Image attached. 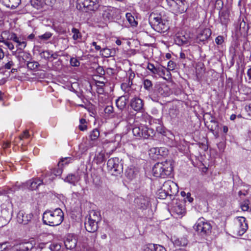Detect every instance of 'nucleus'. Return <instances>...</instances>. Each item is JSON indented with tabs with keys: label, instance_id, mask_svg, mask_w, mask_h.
<instances>
[{
	"label": "nucleus",
	"instance_id": "1",
	"mask_svg": "<svg viewBox=\"0 0 251 251\" xmlns=\"http://www.w3.org/2000/svg\"><path fill=\"white\" fill-rule=\"evenodd\" d=\"M63 219L64 213L59 208L53 210H46L43 215L44 224L50 226H54L60 225Z\"/></svg>",
	"mask_w": 251,
	"mask_h": 251
},
{
	"label": "nucleus",
	"instance_id": "2",
	"mask_svg": "<svg viewBox=\"0 0 251 251\" xmlns=\"http://www.w3.org/2000/svg\"><path fill=\"white\" fill-rule=\"evenodd\" d=\"M173 171L171 160L156 163L152 168L153 175L156 177L166 178L171 176Z\"/></svg>",
	"mask_w": 251,
	"mask_h": 251
},
{
	"label": "nucleus",
	"instance_id": "3",
	"mask_svg": "<svg viewBox=\"0 0 251 251\" xmlns=\"http://www.w3.org/2000/svg\"><path fill=\"white\" fill-rule=\"evenodd\" d=\"M101 215L99 211H90L89 215L86 217L84 223L86 230L92 233L97 231L98 228V224L101 221Z\"/></svg>",
	"mask_w": 251,
	"mask_h": 251
},
{
	"label": "nucleus",
	"instance_id": "4",
	"mask_svg": "<svg viewBox=\"0 0 251 251\" xmlns=\"http://www.w3.org/2000/svg\"><path fill=\"white\" fill-rule=\"evenodd\" d=\"M194 228L198 235L205 238L211 233L212 226L209 222L201 217L198 220Z\"/></svg>",
	"mask_w": 251,
	"mask_h": 251
},
{
	"label": "nucleus",
	"instance_id": "5",
	"mask_svg": "<svg viewBox=\"0 0 251 251\" xmlns=\"http://www.w3.org/2000/svg\"><path fill=\"white\" fill-rule=\"evenodd\" d=\"M71 158H65L61 159L58 163V167L54 168L50 172L47 173L44 176L45 183H50L55 176H60L62 173V167L64 164H66L70 162Z\"/></svg>",
	"mask_w": 251,
	"mask_h": 251
},
{
	"label": "nucleus",
	"instance_id": "6",
	"mask_svg": "<svg viewBox=\"0 0 251 251\" xmlns=\"http://www.w3.org/2000/svg\"><path fill=\"white\" fill-rule=\"evenodd\" d=\"M149 22L151 27L158 32H164L168 29L166 22L159 15L151 14Z\"/></svg>",
	"mask_w": 251,
	"mask_h": 251
},
{
	"label": "nucleus",
	"instance_id": "7",
	"mask_svg": "<svg viewBox=\"0 0 251 251\" xmlns=\"http://www.w3.org/2000/svg\"><path fill=\"white\" fill-rule=\"evenodd\" d=\"M100 11L104 21L108 22L117 19L119 13L118 8L112 6H102L100 7Z\"/></svg>",
	"mask_w": 251,
	"mask_h": 251
},
{
	"label": "nucleus",
	"instance_id": "8",
	"mask_svg": "<svg viewBox=\"0 0 251 251\" xmlns=\"http://www.w3.org/2000/svg\"><path fill=\"white\" fill-rule=\"evenodd\" d=\"M133 135L138 139H148L154 135V130L143 125L135 126L132 128Z\"/></svg>",
	"mask_w": 251,
	"mask_h": 251
},
{
	"label": "nucleus",
	"instance_id": "9",
	"mask_svg": "<svg viewBox=\"0 0 251 251\" xmlns=\"http://www.w3.org/2000/svg\"><path fill=\"white\" fill-rule=\"evenodd\" d=\"M107 166L109 173L114 176L121 174L123 171V163L117 157L109 159L107 161Z\"/></svg>",
	"mask_w": 251,
	"mask_h": 251
},
{
	"label": "nucleus",
	"instance_id": "10",
	"mask_svg": "<svg viewBox=\"0 0 251 251\" xmlns=\"http://www.w3.org/2000/svg\"><path fill=\"white\" fill-rule=\"evenodd\" d=\"M172 10L178 15L185 12L188 8V4L185 0H166Z\"/></svg>",
	"mask_w": 251,
	"mask_h": 251
},
{
	"label": "nucleus",
	"instance_id": "11",
	"mask_svg": "<svg viewBox=\"0 0 251 251\" xmlns=\"http://www.w3.org/2000/svg\"><path fill=\"white\" fill-rule=\"evenodd\" d=\"M33 215L30 213H26L23 211H20L17 214V221L19 223L24 225H29V230H32L34 227L35 223L32 220Z\"/></svg>",
	"mask_w": 251,
	"mask_h": 251
},
{
	"label": "nucleus",
	"instance_id": "12",
	"mask_svg": "<svg viewBox=\"0 0 251 251\" xmlns=\"http://www.w3.org/2000/svg\"><path fill=\"white\" fill-rule=\"evenodd\" d=\"M100 0H77V3L83 6L86 11H95L100 6Z\"/></svg>",
	"mask_w": 251,
	"mask_h": 251
},
{
	"label": "nucleus",
	"instance_id": "13",
	"mask_svg": "<svg viewBox=\"0 0 251 251\" xmlns=\"http://www.w3.org/2000/svg\"><path fill=\"white\" fill-rule=\"evenodd\" d=\"M162 187L164 191L167 192L169 196L176 195L178 192V188L176 184L173 181L168 180L165 181Z\"/></svg>",
	"mask_w": 251,
	"mask_h": 251
},
{
	"label": "nucleus",
	"instance_id": "14",
	"mask_svg": "<svg viewBox=\"0 0 251 251\" xmlns=\"http://www.w3.org/2000/svg\"><path fill=\"white\" fill-rule=\"evenodd\" d=\"M144 101L140 97L135 96L130 100V106L136 112H141L144 108Z\"/></svg>",
	"mask_w": 251,
	"mask_h": 251
},
{
	"label": "nucleus",
	"instance_id": "15",
	"mask_svg": "<svg viewBox=\"0 0 251 251\" xmlns=\"http://www.w3.org/2000/svg\"><path fill=\"white\" fill-rule=\"evenodd\" d=\"M134 202L139 208L146 209L150 205V199L147 196L142 195L135 199Z\"/></svg>",
	"mask_w": 251,
	"mask_h": 251
},
{
	"label": "nucleus",
	"instance_id": "16",
	"mask_svg": "<svg viewBox=\"0 0 251 251\" xmlns=\"http://www.w3.org/2000/svg\"><path fill=\"white\" fill-rule=\"evenodd\" d=\"M7 39L16 43V47L20 50H23L26 46V42L21 37H17V35L14 33H9L7 37Z\"/></svg>",
	"mask_w": 251,
	"mask_h": 251
},
{
	"label": "nucleus",
	"instance_id": "17",
	"mask_svg": "<svg viewBox=\"0 0 251 251\" xmlns=\"http://www.w3.org/2000/svg\"><path fill=\"white\" fill-rule=\"evenodd\" d=\"M47 183H45L44 177L43 179L40 178H34L28 180L26 182V187L31 190H36L41 184Z\"/></svg>",
	"mask_w": 251,
	"mask_h": 251
},
{
	"label": "nucleus",
	"instance_id": "18",
	"mask_svg": "<svg viewBox=\"0 0 251 251\" xmlns=\"http://www.w3.org/2000/svg\"><path fill=\"white\" fill-rule=\"evenodd\" d=\"M237 225L238 227V234L240 236L243 235L248 228L245 218L243 217H238Z\"/></svg>",
	"mask_w": 251,
	"mask_h": 251
},
{
	"label": "nucleus",
	"instance_id": "19",
	"mask_svg": "<svg viewBox=\"0 0 251 251\" xmlns=\"http://www.w3.org/2000/svg\"><path fill=\"white\" fill-rule=\"evenodd\" d=\"M171 241L175 246H186L188 243V240L186 236L180 237L174 236L171 238Z\"/></svg>",
	"mask_w": 251,
	"mask_h": 251
},
{
	"label": "nucleus",
	"instance_id": "20",
	"mask_svg": "<svg viewBox=\"0 0 251 251\" xmlns=\"http://www.w3.org/2000/svg\"><path fill=\"white\" fill-rule=\"evenodd\" d=\"M76 243V238L71 235H68L64 241V245L67 249L72 250L75 248Z\"/></svg>",
	"mask_w": 251,
	"mask_h": 251
},
{
	"label": "nucleus",
	"instance_id": "21",
	"mask_svg": "<svg viewBox=\"0 0 251 251\" xmlns=\"http://www.w3.org/2000/svg\"><path fill=\"white\" fill-rule=\"evenodd\" d=\"M211 35V31L209 28H204L197 36L198 42H204L206 41Z\"/></svg>",
	"mask_w": 251,
	"mask_h": 251
},
{
	"label": "nucleus",
	"instance_id": "22",
	"mask_svg": "<svg viewBox=\"0 0 251 251\" xmlns=\"http://www.w3.org/2000/svg\"><path fill=\"white\" fill-rule=\"evenodd\" d=\"M34 247L31 242L22 243L15 248L14 251H29Z\"/></svg>",
	"mask_w": 251,
	"mask_h": 251
},
{
	"label": "nucleus",
	"instance_id": "23",
	"mask_svg": "<svg viewBox=\"0 0 251 251\" xmlns=\"http://www.w3.org/2000/svg\"><path fill=\"white\" fill-rule=\"evenodd\" d=\"M138 174L137 168L133 166L128 167L125 172V175L129 179L132 180L135 178Z\"/></svg>",
	"mask_w": 251,
	"mask_h": 251
},
{
	"label": "nucleus",
	"instance_id": "24",
	"mask_svg": "<svg viewBox=\"0 0 251 251\" xmlns=\"http://www.w3.org/2000/svg\"><path fill=\"white\" fill-rule=\"evenodd\" d=\"M128 97L126 95L120 97L116 100V104L117 108L123 110L126 108Z\"/></svg>",
	"mask_w": 251,
	"mask_h": 251
},
{
	"label": "nucleus",
	"instance_id": "25",
	"mask_svg": "<svg viewBox=\"0 0 251 251\" xmlns=\"http://www.w3.org/2000/svg\"><path fill=\"white\" fill-rule=\"evenodd\" d=\"M2 3L7 7L15 9L18 6L21 0H1Z\"/></svg>",
	"mask_w": 251,
	"mask_h": 251
},
{
	"label": "nucleus",
	"instance_id": "26",
	"mask_svg": "<svg viewBox=\"0 0 251 251\" xmlns=\"http://www.w3.org/2000/svg\"><path fill=\"white\" fill-rule=\"evenodd\" d=\"M144 251H166V249L162 246L150 244L145 248Z\"/></svg>",
	"mask_w": 251,
	"mask_h": 251
},
{
	"label": "nucleus",
	"instance_id": "27",
	"mask_svg": "<svg viewBox=\"0 0 251 251\" xmlns=\"http://www.w3.org/2000/svg\"><path fill=\"white\" fill-rule=\"evenodd\" d=\"M79 180V177L76 174H69L64 179L65 181L73 185H75L76 183H77Z\"/></svg>",
	"mask_w": 251,
	"mask_h": 251
},
{
	"label": "nucleus",
	"instance_id": "28",
	"mask_svg": "<svg viewBox=\"0 0 251 251\" xmlns=\"http://www.w3.org/2000/svg\"><path fill=\"white\" fill-rule=\"evenodd\" d=\"M164 150L165 149L163 148H153L150 150V154H154L156 156H163L166 154V151Z\"/></svg>",
	"mask_w": 251,
	"mask_h": 251
},
{
	"label": "nucleus",
	"instance_id": "29",
	"mask_svg": "<svg viewBox=\"0 0 251 251\" xmlns=\"http://www.w3.org/2000/svg\"><path fill=\"white\" fill-rule=\"evenodd\" d=\"M166 73H167V76H168L169 75H170V72L166 70L165 67H163L162 66H157L155 75H157L160 77H163Z\"/></svg>",
	"mask_w": 251,
	"mask_h": 251
},
{
	"label": "nucleus",
	"instance_id": "30",
	"mask_svg": "<svg viewBox=\"0 0 251 251\" xmlns=\"http://www.w3.org/2000/svg\"><path fill=\"white\" fill-rule=\"evenodd\" d=\"M100 132L98 128L93 129L90 132L89 138L92 141H95L97 140L100 137Z\"/></svg>",
	"mask_w": 251,
	"mask_h": 251
},
{
	"label": "nucleus",
	"instance_id": "31",
	"mask_svg": "<svg viewBox=\"0 0 251 251\" xmlns=\"http://www.w3.org/2000/svg\"><path fill=\"white\" fill-rule=\"evenodd\" d=\"M31 5L37 9L43 8L45 5L44 0H31Z\"/></svg>",
	"mask_w": 251,
	"mask_h": 251
},
{
	"label": "nucleus",
	"instance_id": "32",
	"mask_svg": "<svg viewBox=\"0 0 251 251\" xmlns=\"http://www.w3.org/2000/svg\"><path fill=\"white\" fill-rule=\"evenodd\" d=\"M126 17L131 26H136L137 25V22L135 20L134 16H132L130 13H126Z\"/></svg>",
	"mask_w": 251,
	"mask_h": 251
},
{
	"label": "nucleus",
	"instance_id": "33",
	"mask_svg": "<svg viewBox=\"0 0 251 251\" xmlns=\"http://www.w3.org/2000/svg\"><path fill=\"white\" fill-rule=\"evenodd\" d=\"M28 69L32 71H36L40 66L39 63L37 61H28L26 63Z\"/></svg>",
	"mask_w": 251,
	"mask_h": 251
},
{
	"label": "nucleus",
	"instance_id": "34",
	"mask_svg": "<svg viewBox=\"0 0 251 251\" xmlns=\"http://www.w3.org/2000/svg\"><path fill=\"white\" fill-rule=\"evenodd\" d=\"M158 93L163 97H167L169 95L168 88L165 85L160 86L158 89Z\"/></svg>",
	"mask_w": 251,
	"mask_h": 251
},
{
	"label": "nucleus",
	"instance_id": "35",
	"mask_svg": "<svg viewBox=\"0 0 251 251\" xmlns=\"http://www.w3.org/2000/svg\"><path fill=\"white\" fill-rule=\"evenodd\" d=\"M175 42L178 46H182L187 44V40L184 36H176L175 39Z\"/></svg>",
	"mask_w": 251,
	"mask_h": 251
},
{
	"label": "nucleus",
	"instance_id": "36",
	"mask_svg": "<svg viewBox=\"0 0 251 251\" xmlns=\"http://www.w3.org/2000/svg\"><path fill=\"white\" fill-rule=\"evenodd\" d=\"M104 159L105 155L103 153L101 152L96 154L94 158V161H95L97 164H100L104 161Z\"/></svg>",
	"mask_w": 251,
	"mask_h": 251
},
{
	"label": "nucleus",
	"instance_id": "37",
	"mask_svg": "<svg viewBox=\"0 0 251 251\" xmlns=\"http://www.w3.org/2000/svg\"><path fill=\"white\" fill-rule=\"evenodd\" d=\"M72 32L73 33V39L74 40L80 39L82 38V35L78 29L73 27L72 29Z\"/></svg>",
	"mask_w": 251,
	"mask_h": 251
},
{
	"label": "nucleus",
	"instance_id": "38",
	"mask_svg": "<svg viewBox=\"0 0 251 251\" xmlns=\"http://www.w3.org/2000/svg\"><path fill=\"white\" fill-rule=\"evenodd\" d=\"M219 16L221 23L223 25H226L229 21L228 16L226 13L222 12L220 13Z\"/></svg>",
	"mask_w": 251,
	"mask_h": 251
},
{
	"label": "nucleus",
	"instance_id": "39",
	"mask_svg": "<svg viewBox=\"0 0 251 251\" xmlns=\"http://www.w3.org/2000/svg\"><path fill=\"white\" fill-rule=\"evenodd\" d=\"M40 55L42 58H44L48 61H50L51 51L49 50L42 51L40 52Z\"/></svg>",
	"mask_w": 251,
	"mask_h": 251
},
{
	"label": "nucleus",
	"instance_id": "40",
	"mask_svg": "<svg viewBox=\"0 0 251 251\" xmlns=\"http://www.w3.org/2000/svg\"><path fill=\"white\" fill-rule=\"evenodd\" d=\"M100 53L101 56L106 58L112 55L111 50L106 48L101 49L100 51Z\"/></svg>",
	"mask_w": 251,
	"mask_h": 251
},
{
	"label": "nucleus",
	"instance_id": "41",
	"mask_svg": "<svg viewBox=\"0 0 251 251\" xmlns=\"http://www.w3.org/2000/svg\"><path fill=\"white\" fill-rule=\"evenodd\" d=\"M127 82L123 83L121 84V88L126 92L129 91V89L133 84L132 81L131 80H127Z\"/></svg>",
	"mask_w": 251,
	"mask_h": 251
},
{
	"label": "nucleus",
	"instance_id": "42",
	"mask_svg": "<svg viewBox=\"0 0 251 251\" xmlns=\"http://www.w3.org/2000/svg\"><path fill=\"white\" fill-rule=\"evenodd\" d=\"M157 195L158 198L161 199H165L168 196H169V194H167V192L163 190V187H162L160 189L158 190Z\"/></svg>",
	"mask_w": 251,
	"mask_h": 251
},
{
	"label": "nucleus",
	"instance_id": "43",
	"mask_svg": "<svg viewBox=\"0 0 251 251\" xmlns=\"http://www.w3.org/2000/svg\"><path fill=\"white\" fill-rule=\"evenodd\" d=\"M144 87L148 91H151L152 90V84L151 81L148 79H144Z\"/></svg>",
	"mask_w": 251,
	"mask_h": 251
},
{
	"label": "nucleus",
	"instance_id": "44",
	"mask_svg": "<svg viewBox=\"0 0 251 251\" xmlns=\"http://www.w3.org/2000/svg\"><path fill=\"white\" fill-rule=\"evenodd\" d=\"M104 111L108 116H112L114 112V108L112 105H107L104 108Z\"/></svg>",
	"mask_w": 251,
	"mask_h": 251
},
{
	"label": "nucleus",
	"instance_id": "45",
	"mask_svg": "<svg viewBox=\"0 0 251 251\" xmlns=\"http://www.w3.org/2000/svg\"><path fill=\"white\" fill-rule=\"evenodd\" d=\"M52 36V33L50 32H47L43 35L38 36V38L42 40H47Z\"/></svg>",
	"mask_w": 251,
	"mask_h": 251
},
{
	"label": "nucleus",
	"instance_id": "46",
	"mask_svg": "<svg viewBox=\"0 0 251 251\" xmlns=\"http://www.w3.org/2000/svg\"><path fill=\"white\" fill-rule=\"evenodd\" d=\"M175 210L178 215H182L185 213V209L183 206L180 205L176 206Z\"/></svg>",
	"mask_w": 251,
	"mask_h": 251
},
{
	"label": "nucleus",
	"instance_id": "47",
	"mask_svg": "<svg viewBox=\"0 0 251 251\" xmlns=\"http://www.w3.org/2000/svg\"><path fill=\"white\" fill-rule=\"evenodd\" d=\"M70 64L73 67H78L80 65V62L77 58L72 57L70 59Z\"/></svg>",
	"mask_w": 251,
	"mask_h": 251
},
{
	"label": "nucleus",
	"instance_id": "48",
	"mask_svg": "<svg viewBox=\"0 0 251 251\" xmlns=\"http://www.w3.org/2000/svg\"><path fill=\"white\" fill-rule=\"evenodd\" d=\"M19 190V187L18 188L12 187H6L4 189V192L6 194H13L16 191Z\"/></svg>",
	"mask_w": 251,
	"mask_h": 251
},
{
	"label": "nucleus",
	"instance_id": "49",
	"mask_svg": "<svg viewBox=\"0 0 251 251\" xmlns=\"http://www.w3.org/2000/svg\"><path fill=\"white\" fill-rule=\"evenodd\" d=\"M241 207L243 211H247L249 210L250 206H249V201H244L241 204Z\"/></svg>",
	"mask_w": 251,
	"mask_h": 251
},
{
	"label": "nucleus",
	"instance_id": "50",
	"mask_svg": "<svg viewBox=\"0 0 251 251\" xmlns=\"http://www.w3.org/2000/svg\"><path fill=\"white\" fill-rule=\"evenodd\" d=\"M157 66H155L153 64L148 63L147 68L150 70L152 74L155 75Z\"/></svg>",
	"mask_w": 251,
	"mask_h": 251
},
{
	"label": "nucleus",
	"instance_id": "51",
	"mask_svg": "<svg viewBox=\"0 0 251 251\" xmlns=\"http://www.w3.org/2000/svg\"><path fill=\"white\" fill-rule=\"evenodd\" d=\"M210 122L211 123H213L214 125H212L210 130L213 132L218 126V124L217 121H215V120L214 119L213 117H211V119L210 120Z\"/></svg>",
	"mask_w": 251,
	"mask_h": 251
},
{
	"label": "nucleus",
	"instance_id": "52",
	"mask_svg": "<svg viewBox=\"0 0 251 251\" xmlns=\"http://www.w3.org/2000/svg\"><path fill=\"white\" fill-rule=\"evenodd\" d=\"M14 62L12 61V59L9 58L7 60V62L4 65V68L5 69H10L11 67L14 66Z\"/></svg>",
	"mask_w": 251,
	"mask_h": 251
},
{
	"label": "nucleus",
	"instance_id": "53",
	"mask_svg": "<svg viewBox=\"0 0 251 251\" xmlns=\"http://www.w3.org/2000/svg\"><path fill=\"white\" fill-rule=\"evenodd\" d=\"M61 246L57 243H53L50 245V249L52 251H58L60 250Z\"/></svg>",
	"mask_w": 251,
	"mask_h": 251
},
{
	"label": "nucleus",
	"instance_id": "54",
	"mask_svg": "<svg viewBox=\"0 0 251 251\" xmlns=\"http://www.w3.org/2000/svg\"><path fill=\"white\" fill-rule=\"evenodd\" d=\"M0 42H2L3 43L5 46H6V47L10 50H12L14 49V45H13L12 43H11V42H8L7 41H6V40H3L2 41H1L0 40Z\"/></svg>",
	"mask_w": 251,
	"mask_h": 251
},
{
	"label": "nucleus",
	"instance_id": "55",
	"mask_svg": "<svg viewBox=\"0 0 251 251\" xmlns=\"http://www.w3.org/2000/svg\"><path fill=\"white\" fill-rule=\"evenodd\" d=\"M223 42L224 38L222 36H218L215 39V42L218 45H222Z\"/></svg>",
	"mask_w": 251,
	"mask_h": 251
},
{
	"label": "nucleus",
	"instance_id": "56",
	"mask_svg": "<svg viewBox=\"0 0 251 251\" xmlns=\"http://www.w3.org/2000/svg\"><path fill=\"white\" fill-rule=\"evenodd\" d=\"M215 6L218 9H221L223 6V2L221 0H216L215 1Z\"/></svg>",
	"mask_w": 251,
	"mask_h": 251
},
{
	"label": "nucleus",
	"instance_id": "57",
	"mask_svg": "<svg viewBox=\"0 0 251 251\" xmlns=\"http://www.w3.org/2000/svg\"><path fill=\"white\" fill-rule=\"evenodd\" d=\"M7 221L5 218L3 217H0V227H3L7 224Z\"/></svg>",
	"mask_w": 251,
	"mask_h": 251
},
{
	"label": "nucleus",
	"instance_id": "58",
	"mask_svg": "<svg viewBox=\"0 0 251 251\" xmlns=\"http://www.w3.org/2000/svg\"><path fill=\"white\" fill-rule=\"evenodd\" d=\"M29 137V134L27 130H25L23 132V134L20 136L21 140L24 138H28Z\"/></svg>",
	"mask_w": 251,
	"mask_h": 251
},
{
	"label": "nucleus",
	"instance_id": "59",
	"mask_svg": "<svg viewBox=\"0 0 251 251\" xmlns=\"http://www.w3.org/2000/svg\"><path fill=\"white\" fill-rule=\"evenodd\" d=\"M97 71L101 75H103L105 74V71L101 67H99L97 69Z\"/></svg>",
	"mask_w": 251,
	"mask_h": 251
},
{
	"label": "nucleus",
	"instance_id": "60",
	"mask_svg": "<svg viewBox=\"0 0 251 251\" xmlns=\"http://www.w3.org/2000/svg\"><path fill=\"white\" fill-rule=\"evenodd\" d=\"M58 56V53L57 52H53L51 51V55H50V59L52 58L53 59H57V57Z\"/></svg>",
	"mask_w": 251,
	"mask_h": 251
},
{
	"label": "nucleus",
	"instance_id": "61",
	"mask_svg": "<svg viewBox=\"0 0 251 251\" xmlns=\"http://www.w3.org/2000/svg\"><path fill=\"white\" fill-rule=\"evenodd\" d=\"M92 45L93 46L95 47V48L97 50L100 51L101 49L100 46L99 45H97V43L96 42H93Z\"/></svg>",
	"mask_w": 251,
	"mask_h": 251
},
{
	"label": "nucleus",
	"instance_id": "62",
	"mask_svg": "<svg viewBox=\"0 0 251 251\" xmlns=\"http://www.w3.org/2000/svg\"><path fill=\"white\" fill-rule=\"evenodd\" d=\"M175 63L172 61H169L168 63V66L170 67L169 69L170 70H173L174 69L175 67Z\"/></svg>",
	"mask_w": 251,
	"mask_h": 251
},
{
	"label": "nucleus",
	"instance_id": "63",
	"mask_svg": "<svg viewBox=\"0 0 251 251\" xmlns=\"http://www.w3.org/2000/svg\"><path fill=\"white\" fill-rule=\"evenodd\" d=\"M246 24L245 22L243 21L242 22H241L240 24V30H241V29L243 28L244 31H246L247 29L246 28Z\"/></svg>",
	"mask_w": 251,
	"mask_h": 251
},
{
	"label": "nucleus",
	"instance_id": "64",
	"mask_svg": "<svg viewBox=\"0 0 251 251\" xmlns=\"http://www.w3.org/2000/svg\"><path fill=\"white\" fill-rule=\"evenodd\" d=\"M247 76L249 78V82H251V67L248 70Z\"/></svg>",
	"mask_w": 251,
	"mask_h": 251
}]
</instances>
